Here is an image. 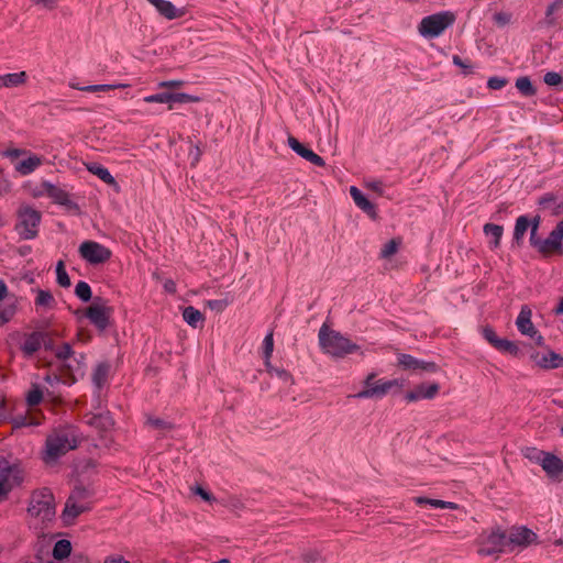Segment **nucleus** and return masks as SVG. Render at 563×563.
I'll return each instance as SVG.
<instances>
[{
    "instance_id": "obj_27",
    "label": "nucleus",
    "mask_w": 563,
    "mask_h": 563,
    "mask_svg": "<svg viewBox=\"0 0 563 563\" xmlns=\"http://www.w3.org/2000/svg\"><path fill=\"white\" fill-rule=\"evenodd\" d=\"M3 86L5 88H14L19 86H23L27 80L26 71L22 70L20 73L7 74L2 75Z\"/></svg>"
},
{
    "instance_id": "obj_49",
    "label": "nucleus",
    "mask_w": 563,
    "mask_h": 563,
    "mask_svg": "<svg viewBox=\"0 0 563 563\" xmlns=\"http://www.w3.org/2000/svg\"><path fill=\"white\" fill-rule=\"evenodd\" d=\"M73 355V349L70 344L64 343L56 352V357L59 360H67Z\"/></svg>"
},
{
    "instance_id": "obj_53",
    "label": "nucleus",
    "mask_w": 563,
    "mask_h": 563,
    "mask_svg": "<svg viewBox=\"0 0 563 563\" xmlns=\"http://www.w3.org/2000/svg\"><path fill=\"white\" fill-rule=\"evenodd\" d=\"M208 306L212 309V310H216L218 312H221L225 309V307L228 306V301L227 300H209L208 301Z\"/></svg>"
},
{
    "instance_id": "obj_40",
    "label": "nucleus",
    "mask_w": 563,
    "mask_h": 563,
    "mask_svg": "<svg viewBox=\"0 0 563 563\" xmlns=\"http://www.w3.org/2000/svg\"><path fill=\"white\" fill-rule=\"evenodd\" d=\"M503 227L494 223H487L484 225V232L486 235H492L494 238V247L499 245L501 235H503Z\"/></svg>"
},
{
    "instance_id": "obj_1",
    "label": "nucleus",
    "mask_w": 563,
    "mask_h": 563,
    "mask_svg": "<svg viewBox=\"0 0 563 563\" xmlns=\"http://www.w3.org/2000/svg\"><path fill=\"white\" fill-rule=\"evenodd\" d=\"M79 434L75 427L65 426L54 429L46 438L42 460L54 465L57 460L78 446Z\"/></svg>"
},
{
    "instance_id": "obj_6",
    "label": "nucleus",
    "mask_w": 563,
    "mask_h": 563,
    "mask_svg": "<svg viewBox=\"0 0 563 563\" xmlns=\"http://www.w3.org/2000/svg\"><path fill=\"white\" fill-rule=\"evenodd\" d=\"M2 155L14 163V169L22 176L32 174L44 162L43 157L31 154L24 148H8Z\"/></svg>"
},
{
    "instance_id": "obj_58",
    "label": "nucleus",
    "mask_w": 563,
    "mask_h": 563,
    "mask_svg": "<svg viewBox=\"0 0 563 563\" xmlns=\"http://www.w3.org/2000/svg\"><path fill=\"white\" fill-rule=\"evenodd\" d=\"M195 493L197 495H199L203 500L206 501H211L213 500L214 498L212 497V495L210 493H208L207 490H205L202 487L200 486H197L196 489H195Z\"/></svg>"
},
{
    "instance_id": "obj_55",
    "label": "nucleus",
    "mask_w": 563,
    "mask_h": 563,
    "mask_svg": "<svg viewBox=\"0 0 563 563\" xmlns=\"http://www.w3.org/2000/svg\"><path fill=\"white\" fill-rule=\"evenodd\" d=\"M453 63H454V65L461 67L463 69V71H464V74H471L472 73V66L465 64V62L459 55H454L453 56Z\"/></svg>"
},
{
    "instance_id": "obj_52",
    "label": "nucleus",
    "mask_w": 563,
    "mask_h": 563,
    "mask_svg": "<svg viewBox=\"0 0 563 563\" xmlns=\"http://www.w3.org/2000/svg\"><path fill=\"white\" fill-rule=\"evenodd\" d=\"M556 201V197L553 194H545L539 199V206L543 209L550 208Z\"/></svg>"
},
{
    "instance_id": "obj_43",
    "label": "nucleus",
    "mask_w": 563,
    "mask_h": 563,
    "mask_svg": "<svg viewBox=\"0 0 563 563\" xmlns=\"http://www.w3.org/2000/svg\"><path fill=\"white\" fill-rule=\"evenodd\" d=\"M496 350L508 353L514 356H517L519 354L518 345L515 342L509 341L507 339H501L500 342H498Z\"/></svg>"
},
{
    "instance_id": "obj_21",
    "label": "nucleus",
    "mask_w": 563,
    "mask_h": 563,
    "mask_svg": "<svg viewBox=\"0 0 563 563\" xmlns=\"http://www.w3.org/2000/svg\"><path fill=\"white\" fill-rule=\"evenodd\" d=\"M439 388V385L435 383L429 386L421 384L418 385L413 390L408 391L405 398L409 402L417 401L421 398L431 399L438 394Z\"/></svg>"
},
{
    "instance_id": "obj_57",
    "label": "nucleus",
    "mask_w": 563,
    "mask_h": 563,
    "mask_svg": "<svg viewBox=\"0 0 563 563\" xmlns=\"http://www.w3.org/2000/svg\"><path fill=\"white\" fill-rule=\"evenodd\" d=\"M181 86H183V81H180V80L161 81L158 84L159 88H179Z\"/></svg>"
},
{
    "instance_id": "obj_24",
    "label": "nucleus",
    "mask_w": 563,
    "mask_h": 563,
    "mask_svg": "<svg viewBox=\"0 0 563 563\" xmlns=\"http://www.w3.org/2000/svg\"><path fill=\"white\" fill-rule=\"evenodd\" d=\"M350 194L355 202V205L366 212L372 218L376 217L375 206L362 194V191L356 187H351Z\"/></svg>"
},
{
    "instance_id": "obj_64",
    "label": "nucleus",
    "mask_w": 563,
    "mask_h": 563,
    "mask_svg": "<svg viewBox=\"0 0 563 563\" xmlns=\"http://www.w3.org/2000/svg\"><path fill=\"white\" fill-rule=\"evenodd\" d=\"M552 213H553L554 216L563 214V202H562V203L556 205V206L553 208Z\"/></svg>"
},
{
    "instance_id": "obj_14",
    "label": "nucleus",
    "mask_w": 563,
    "mask_h": 563,
    "mask_svg": "<svg viewBox=\"0 0 563 563\" xmlns=\"http://www.w3.org/2000/svg\"><path fill=\"white\" fill-rule=\"evenodd\" d=\"M537 534L526 527L511 528L507 536L508 551L515 547H528L537 541Z\"/></svg>"
},
{
    "instance_id": "obj_45",
    "label": "nucleus",
    "mask_w": 563,
    "mask_h": 563,
    "mask_svg": "<svg viewBox=\"0 0 563 563\" xmlns=\"http://www.w3.org/2000/svg\"><path fill=\"white\" fill-rule=\"evenodd\" d=\"M144 101L147 103H169L170 104V92H162L156 95H151L144 98Z\"/></svg>"
},
{
    "instance_id": "obj_8",
    "label": "nucleus",
    "mask_w": 563,
    "mask_h": 563,
    "mask_svg": "<svg viewBox=\"0 0 563 563\" xmlns=\"http://www.w3.org/2000/svg\"><path fill=\"white\" fill-rule=\"evenodd\" d=\"M477 553L483 556L499 554L508 551L507 534L499 528L479 536Z\"/></svg>"
},
{
    "instance_id": "obj_2",
    "label": "nucleus",
    "mask_w": 563,
    "mask_h": 563,
    "mask_svg": "<svg viewBox=\"0 0 563 563\" xmlns=\"http://www.w3.org/2000/svg\"><path fill=\"white\" fill-rule=\"evenodd\" d=\"M95 494V488L90 484L85 485L80 482L75 484L62 514L65 523L71 525L81 514L90 511Z\"/></svg>"
},
{
    "instance_id": "obj_25",
    "label": "nucleus",
    "mask_w": 563,
    "mask_h": 563,
    "mask_svg": "<svg viewBox=\"0 0 563 563\" xmlns=\"http://www.w3.org/2000/svg\"><path fill=\"white\" fill-rule=\"evenodd\" d=\"M110 372V364L107 362L99 363L92 374V382L97 388L101 389L106 384Z\"/></svg>"
},
{
    "instance_id": "obj_51",
    "label": "nucleus",
    "mask_w": 563,
    "mask_h": 563,
    "mask_svg": "<svg viewBox=\"0 0 563 563\" xmlns=\"http://www.w3.org/2000/svg\"><path fill=\"white\" fill-rule=\"evenodd\" d=\"M507 79L500 77H492L488 79L487 86L490 89L498 90L507 85Z\"/></svg>"
},
{
    "instance_id": "obj_61",
    "label": "nucleus",
    "mask_w": 563,
    "mask_h": 563,
    "mask_svg": "<svg viewBox=\"0 0 563 563\" xmlns=\"http://www.w3.org/2000/svg\"><path fill=\"white\" fill-rule=\"evenodd\" d=\"M71 563H90L88 558L82 554H74L71 558Z\"/></svg>"
},
{
    "instance_id": "obj_22",
    "label": "nucleus",
    "mask_w": 563,
    "mask_h": 563,
    "mask_svg": "<svg viewBox=\"0 0 563 563\" xmlns=\"http://www.w3.org/2000/svg\"><path fill=\"white\" fill-rule=\"evenodd\" d=\"M151 4H153L161 15L168 20L181 18L185 15V10L176 9L175 5L167 0H147Z\"/></svg>"
},
{
    "instance_id": "obj_35",
    "label": "nucleus",
    "mask_w": 563,
    "mask_h": 563,
    "mask_svg": "<svg viewBox=\"0 0 563 563\" xmlns=\"http://www.w3.org/2000/svg\"><path fill=\"white\" fill-rule=\"evenodd\" d=\"M43 400V390L37 384H32L31 389L26 394V402L29 407H35Z\"/></svg>"
},
{
    "instance_id": "obj_36",
    "label": "nucleus",
    "mask_w": 563,
    "mask_h": 563,
    "mask_svg": "<svg viewBox=\"0 0 563 563\" xmlns=\"http://www.w3.org/2000/svg\"><path fill=\"white\" fill-rule=\"evenodd\" d=\"M89 170L93 175L98 176L106 184H108L110 186L117 185L114 177L110 174V172L107 168L99 166V165H93V166L89 167Z\"/></svg>"
},
{
    "instance_id": "obj_13",
    "label": "nucleus",
    "mask_w": 563,
    "mask_h": 563,
    "mask_svg": "<svg viewBox=\"0 0 563 563\" xmlns=\"http://www.w3.org/2000/svg\"><path fill=\"white\" fill-rule=\"evenodd\" d=\"M41 188L42 190L33 194L34 197L46 194L55 203L65 206L68 209H78V206L70 200L68 192L64 189L48 181H43Z\"/></svg>"
},
{
    "instance_id": "obj_16",
    "label": "nucleus",
    "mask_w": 563,
    "mask_h": 563,
    "mask_svg": "<svg viewBox=\"0 0 563 563\" xmlns=\"http://www.w3.org/2000/svg\"><path fill=\"white\" fill-rule=\"evenodd\" d=\"M397 365L401 367L402 369H410V371H426L434 373L438 371V366L433 362H423L420 360L415 358L413 356L409 354H398L397 357Z\"/></svg>"
},
{
    "instance_id": "obj_59",
    "label": "nucleus",
    "mask_w": 563,
    "mask_h": 563,
    "mask_svg": "<svg viewBox=\"0 0 563 563\" xmlns=\"http://www.w3.org/2000/svg\"><path fill=\"white\" fill-rule=\"evenodd\" d=\"M164 289L169 294L176 292V284L173 279H166L164 283Z\"/></svg>"
},
{
    "instance_id": "obj_19",
    "label": "nucleus",
    "mask_w": 563,
    "mask_h": 563,
    "mask_svg": "<svg viewBox=\"0 0 563 563\" xmlns=\"http://www.w3.org/2000/svg\"><path fill=\"white\" fill-rule=\"evenodd\" d=\"M531 317L532 311L530 307L523 305L516 320V325L521 334L534 338L537 335V329L531 321Z\"/></svg>"
},
{
    "instance_id": "obj_9",
    "label": "nucleus",
    "mask_w": 563,
    "mask_h": 563,
    "mask_svg": "<svg viewBox=\"0 0 563 563\" xmlns=\"http://www.w3.org/2000/svg\"><path fill=\"white\" fill-rule=\"evenodd\" d=\"M19 223L16 230L24 240L34 239L37 235V227L41 222V212L27 205L20 206L18 210Z\"/></svg>"
},
{
    "instance_id": "obj_37",
    "label": "nucleus",
    "mask_w": 563,
    "mask_h": 563,
    "mask_svg": "<svg viewBox=\"0 0 563 563\" xmlns=\"http://www.w3.org/2000/svg\"><path fill=\"white\" fill-rule=\"evenodd\" d=\"M517 89L526 97L534 96L537 90L528 77H519L516 80Z\"/></svg>"
},
{
    "instance_id": "obj_26",
    "label": "nucleus",
    "mask_w": 563,
    "mask_h": 563,
    "mask_svg": "<svg viewBox=\"0 0 563 563\" xmlns=\"http://www.w3.org/2000/svg\"><path fill=\"white\" fill-rule=\"evenodd\" d=\"M537 364L542 368H559L563 366V356L555 352H550L537 360Z\"/></svg>"
},
{
    "instance_id": "obj_23",
    "label": "nucleus",
    "mask_w": 563,
    "mask_h": 563,
    "mask_svg": "<svg viewBox=\"0 0 563 563\" xmlns=\"http://www.w3.org/2000/svg\"><path fill=\"white\" fill-rule=\"evenodd\" d=\"M541 465L550 476H559L563 473V461L551 453H544Z\"/></svg>"
},
{
    "instance_id": "obj_46",
    "label": "nucleus",
    "mask_w": 563,
    "mask_h": 563,
    "mask_svg": "<svg viewBox=\"0 0 563 563\" xmlns=\"http://www.w3.org/2000/svg\"><path fill=\"white\" fill-rule=\"evenodd\" d=\"M483 335L495 349L497 347L498 342L501 340L497 336L496 332L490 327H485L483 329Z\"/></svg>"
},
{
    "instance_id": "obj_3",
    "label": "nucleus",
    "mask_w": 563,
    "mask_h": 563,
    "mask_svg": "<svg viewBox=\"0 0 563 563\" xmlns=\"http://www.w3.org/2000/svg\"><path fill=\"white\" fill-rule=\"evenodd\" d=\"M319 341L324 352L335 357H344L345 355L360 350L357 344L352 343L340 332L330 330L325 324H323L319 331Z\"/></svg>"
},
{
    "instance_id": "obj_47",
    "label": "nucleus",
    "mask_w": 563,
    "mask_h": 563,
    "mask_svg": "<svg viewBox=\"0 0 563 563\" xmlns=\"http://www.w3.org/2000/svg\"><path fill=\"white\" fill-rule=\"evenodd\" d=\"M563 81L562 76L555 71H549L544 75V82L549 86H558Z\"/></svg>"
},
{
    "instance_id": "obj_32",
    "label": "nucleus",
    "mask_w": 563,
    "mask_h": 563,
    "mask_svg": "<svg viewBox=\"0 0 563 563\" xmlns=\"http://www.w3.org/2000/svg\"><path fill=\"white\" fill-rule=\"evenodd\" d=\"M146 423L161 434H166L174 429V424L161 418L148 417Z\"/></svg>"
},
{
    "instance_id": "obj_38",
    "label": "nucleus",
    "mask_w": 563,
    "mask_h": 563,
    "mask_svg": "<svg viewBox=\"0 0 563 563\" xmlns=\"http://www.w3.org/2000/svg\"><path fill=\"white\" fill-rule=\"evenodd\" d=\"M400 244H401V239L400 238L391 239L382 249L380 257L382 258H389V257H391L394 254L397 253L398 247L400 246Z\"/></svg>"
},
{
    "instance_id": "obj_18",
    "label": "nucleus",
    "mask_w": 563,
    "mask_h": 563,
    "mask_svg": "<svg viewBox=\"0 0 563 563\" xmlns=\"http://www.w3.org/2000/svg\"><path fill=\"white\" fill-rule=\"evenodd\" d=\"M288 145L292 151H295L298 155H300L302 158L307 159L311 164L318 167H323L325 165L324 159L320 155L316 154L312 150L306 147L295 136H288Z\"/></svg>"
},
{
    "instance_id": "obj_44",
    "label": "nucleus",
    "mask_w": 563,
    "mask_h": 563,
    "mask_svg": "<svg viewBox=\"0 0 563 563\" xmlns=\"http://www.w3.org/2000/svg\"><path fill=\"white\" fill-rule=\"evenodd\" d=\"M540 224V217L537 216L533 218V220L530 222L531 231H530V244L536 249L541 241V239L538 236L537 232Z\"/></svg>"
},
{
    "instance_id": "obj_33",
    "label": "nucleus",
    "mask_w": 563,
    "mask_h": 563,
    "mask_svg": "<svg viewBox=\"0 0 563 563\" xmlns=\"http://www.w3.org/2000/svg\"><path fill=\"white\" fill-rule=\"evenodd\" d=\"M415 501L418 505L428 504V505H431L437 508L456 509L459 507L455 503L444 501V500H440V499H431V498H427V497H416Z\"/></svg>"
},
{
    "instance_id": "obj_62",
    "label": "nucleus",
    "mask_w": 563,
    "mask_h": 563,
    "mask_svg": "<svg viewBox=\"0 0 563 563\" xmlns=\"http://www.w3.org/2000/svg\"><path fill=\"white\" fill-rule=\"evenodd\" d=\"M8 296V287L5 283L0 279V301L3 300Z\"/></svg>"
},
{
    "instance_id": "obj_54",
    "label": "nucleus",
    "mask_w": 563,
    "mask_h": 563,
    "mask_svg": "<svg viewBox=\"0 0 563 563\" xmlns=\"http://www.w3.org/2000/svg\"><path fill=\"white\" fill-rule=\"evenodd\" d=\"M15 484L11 482H0V499L7 498Z\"/></svg>"
},
{
    "instance_id": "obj_30",
    "label": "nucleus",
    "mask_w": 563,
    "mask_h": 563,
    "mask_svg": "<svg viewBox=\"0 0 563 563\" xmlns=\"http://www.w3.org/2000/svg\"><path fill=\"white\" fill-rule=\"evenodd\" d=\"M74 89L85 91V92H106L119 88H124L126 85H91V86H79V85H71Z\"/></svg>"
},
{
    "instance_id": "obj_34",
    "label": "nucleus",
    "mask_w": 563,
    "mask_h": 563,
    "mask_svg": "<svg viewBox=\"0 0 563 563\" xmlns=\"http://www.w3.org/2000/svg\"><path fill=\"white\" fill-rule=\"evenodd\" d=\"M530 225V221L527 217L520 216L515 225L514 240L519 244L526 234L528 228Z\"/></svg>"
},
{
    "instance_id": "obj_41",
    "label": "nucleus",
    "mask_w": 563,
    "mask_h": 563,
    "mask_svg": "<svg viewBox=\"0 0 563 563\" xmlns=\"http://www.w3.org/2000/svg\"><path fill=\"white\" fill-rule=\"evenodd\" d=\"M56 274H57V283L62 287H69L70 286V278L65 269V264L63 261H58L56 265Z\"/></svg>"
},
{
    "instance_id": "obj_39",
    "label": "nucleus",
    "mask_w": 563,
    "mask_h": 563,
    "mask_svg": "<svg viewBox=\"0 0 563 563\" xmlns=\"http://www.w3.org/2000/svg\"><path fill=\"white\" fill-rule=\"evenodd\" d=\"M200 98L196 96H191L184 92H170V104L168 106V109H173V103H188V102H199Z\"/></svg>"
},
{
    "instance_id": "obj_48",
    "label": "nucleus",
    "mask_w": 563,
    "mask_h": 563,
    "mask_svg": "<svg viewBox=\"0 0 563 563\" xmlns=\"http://www.w3.org/2000/svg\"><path fill=\"white\" fill-rule=\"evenodd\" d=\"M264 355L266 360H268L272 356L273 349H274V341H273V333L269 332L265 339H264Z\"/></svg>"
},
{
    "instance_id": "obj_4",
    "label": "nucleus",
    "mask_w": 563,
    "mask_h": 563,
    "mask_svg": "<svg viewBox=\"0 0 563 563\" xmlns=\"http://www.w3.org/2000/svg\"><path fill=\"white\" fill-rule=\"evenodd\" d=\"M27 512L42 523L51 522L55 518V498L49 488L43 487L32 493Z\"/></svg>"
},
{
    "instance_id": "obj_17",
    "label": "nucleus",
    "mask_w": 563,
    "mask_h": 563,
    "mask_svg": "<svg viewBox=\"0 0 563 563\" xmlns=\"http://www.w3.org/2000/svg\"><path fill=\"white\" fill-rule=\"evenodd\" d=\"M47 336L48 333L41 331H34L25 334L24 341L21 344V351L24 357H32L41 349Z\"/></svg>"
},
{
    "instance_id": "obj_63",
    "label": "nucleus",
    "mask_w": 563,
    "mask_h": 563,
    "mask_svg": "<svg viewBox=\"0 0 563 563\" xmlns=\"http://www.w3.org/2000/svg\"><path fill=\"white\" fill-rule=\"evenodd\" d=\"M104 563H130L129 561L124 560L122 556H114L109 558L104 561Z\"/></svg>"
},
{
    "instance_id": "obj_5",
    "label": "nucleus",
    "mask_w": 563,
    "mask_h": 563,
    "mask_svg": "<svg viewBox=\"0 0 563 563\" xmlns=\"http://www.w3.org/2000/svg\"><path fill=\"white\" fill-rule=\"evenodd\" d=\"M113 312L114 309L107 299L96 296L90 306L86 308L85 316L102 333L110 327Z\"/></svg>"
},
{
    "instance_id": "obj_31",
    "label": "nucleus",
    "mask_w": 563,
    "mask_h": 563,
    "mask_svg": "<svg viewBox=\"0 0 563 563\" xmlns=\"http://www.w3.org/2000/svg\"><path fill=\"white\" fill-rule=\"evenodd\" d=\"M184 320L191 327L196 328L199 322L203 321V314L192 306L186 307L183 312Z\"/></svg>"
},
{
    "instance_id": "obj_12",
    "label": "nucleus",
    "mask_w": 563,
    "mask_h": 563,
    "mask_svg": "<svg viewBox=\"0 0 563 563\" xmlns=\"http://www.w3.org/2000/svg\"><path fill=\"white\" fill-rule=\"evenodd\" d=\"M398 382L395 380H375V374H369L365 379V389L355 395L356 398L382 397L386 395Z\"/></svg>"
},
{
    "instance_id": "obj_56",
    "label": "nucleus",
    "mask_w": 563,
    "mask_h": 563,
    "mask_svg": "<svg viewBox=\"0 0 563 563\" xmlns=\"http://www.w3.org/2000/svg\"><path fill=\"white\" fill-rule=\"evenodd\" d=\"M563 7V0H555L547 9V18L551 16L556 10Z\"/></svg>"
},
{
    "instance_id": "obj_42",
    "label": "nucleus",
    "mask_w": 563,
    "mask_h": 563,
    "mask_svg": "<svg viewBox=\"0 0 563 563\" xmlns=\"http://www.w3.org/2000/svg\"><path fill=\"white\" fill-rule=\"evenodd\" d=\"M76 296L82 301H89L91 296V288L88 283L80 280L75 287Z\"/></svg>"
},
{
    "instance_id": "obj_60",
    "label": "nucleus",
    "mask_w": 563,
    "mask_h": 563,
    "mask_svg": "<svg viewBox=\"0 0 563 563\" xmlns=\"http://www.w3.org/2000/svg\"><path fill=\"white\" fill-rule=\"evenodd\" d=\"M10 189L11 184L5 179H0V196L8 194Z\"/></svg>"
},
{
    "instance_id": "obj_20",
    "label": "nucleus",
    "mask_w": 563,
    "mask_h": 563,
    "mask_svg": "<svg viewBox=\"0 0 563 563\" xmlns=\"http://www.w3.org/2000/svg\"><path fill=\"white\" fill-rule=\"evenodd\" d=\"M84 360H85V356L81 354L80 361H77L76 368H74L69 364H64L59 369V378L58 379L63 384H66V385L75 384L78 380L76 374H79L81 377L84 376L82 364H81V361H84Z\"/></svg>"
},
{
    "instance_id": "obj_10",
    "label": "nucleus",
    "mask_w": 563,
    "mask_h": 563,
    "mask_svg": "<svg viewBox=\"0 0 563 563\" xmlns=\"http://www.w3.org/2000/svg\"><path fill=\"white\" fill-rule=\"evenodd\" d=\"M80 256L90 264H103L111 257V251L95 241H85L78 250Z\"/></svg>"
},
{
    "instance_id": "obj_29",
    "label": "nucleus",
    "mask_w": 563,
    "mask_h": 563,
    "mask_svg": "<svg viewBox=\"0 0 563 563\" xmlns=\"http://www.w3.org/2000/svg\"><path fill=\"white\" fill-rule=\"evenodd\" d=\"M35 306L53 309L56 306V300L51 291L38 289L35 298Z\"/></svg>"
},
{
    "instance_id": "obj_7",
    "label": "nucleus",
    "mask_w": 563,
    "mask_h": 563,
    "mask_svg": "<svg viewBox=\"0 0 563 563\" xmlns=\"http://www.w3.org/2000/svg\"><path fill=\"white\" fill-rule=\"evenodd\" d=\"M455 21L454 13L439 12L423 18L418 26L419 33L424 37H437Z\"/></svg>"
},
{
    "instance_id": "obj_50",
    "label": "nucleus",
    "mask_w": 563,
    "mask_h": 563,
    "mask_svg": "<svg viewBox=\"0 0 563 563\" xmlns=\"http://www.w3.org/2000/svg\"><path fill=\"white\" fill-rule=\"evenodd\" d=\"M14 312L15 310L14 307L12 306L4 309H0V325H3L7 322H9L14 316Z\"/></svg>"
},
{
    "instance_id": "obj_15",
    "label": "nucleus",
    "mask_w": 563,
    "mask_h": 563,
    "mask_svg": "<svg viewBox=\"0 0 563 563\" xmlns=\"http://www.w3.org/2000/svg\"><path fill=\"white\" fill-rule=\"evenodd\" d=\"M24 473L18 464H11L5 457L0 455V482H11L20 484L23 482Z\"/></svg>"
},
{
    "instance_id": "obj_11",
    "label": "nucleus",
    "mask_w": 563,
    "mask_h": 563,
    "mask_svg": "<svg viewBox=\"0 0 563 563\" xmlns=\"http://www.w3.org/2000/svg\"><path fill=\"white\" fill-rule=\"evenodd\" d=\"M562 240H563V220L556 224L554 230H552L550 232V234L547 239L541 240L539 242V244L536 249L543 257H549L553 254L561 255L563 253Z\"/></svg>"
},
{
    "instance_id": "obj_28",
    "label": "nucleus",
    "mask_w": 563,
    "mask_h": 563,
    "mask_svg": "<svg viewBox=\"0 0 563 563\" xmlns=\"http://www.w3.org/2000/svg\"><path fill=\"white\" fill-rule=\"evenodd\" d=\"M70 553L71 543L66 539L58 540L53 548V558L58 561L68 558Z\"/></svg>"
}]
</instances>
